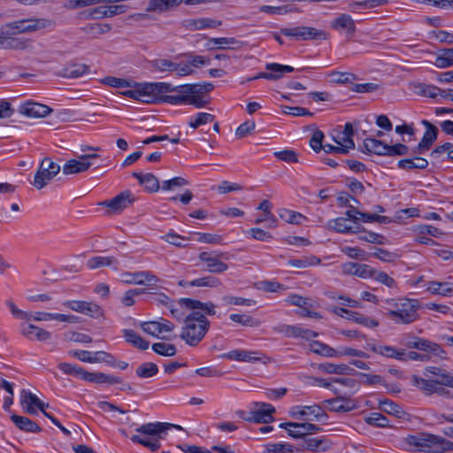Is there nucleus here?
<instances>
[{"label": "nucleus", "mask_w": 453, "mask_h": 453, "mask_svg": "<svg viewBox=\"0 0 453 453\" xmlns=\"http://www.w3.org/2000/svg\"><path fill=\"white\" fill-rule=\"evenodd\" d=\"M386 303L389 305L386 314L395 324L409 325L419 319L421 303L418 300L398 298L388 299Z\"/></svg>", "instance_id": "f257e3e1"}, {"label": "nucleus", "mask_w": 453, "mask_h": 453, "mask_svg": "<svg viewBox=\"0 0 453 453\" xmlns=\"http://www.w3.org/2000/svg\"><path fill=\"white\" fill-rule=\"evenodd\" d=\"M425 375H434V379H424L417 375L411 377L413 386L423 390L426 394L439 393L443 394L444 388L441 386L453 388V375L446 370L436 366H427L425 369Z\"/></svg>", "instance_id": "f03ea898"}, {"label": "nucleus", "mask_w": 453, "mask_h": 453, "mask_svg": "<svg viewBox=\"0 0 453 453\" xmlns=\"http://www.w3.org/2000/svg\"><path fill=\"white\" fill-rule=\"evenodd\" d=\"M180 338L189 346H196L210 328V321L200 311H192L185 317Z\"/></svg>", "instance_id": "7ed1b4c3"}, {"label": "nucleus", "mask_w": 453, "mask_h": 453, "mask_svg": "<svg viewBox=\"0 0 453 453\" xmlns=\"http://www.w3.org/2000/svg\"><path fill=\"white\" fill-rule=\"evenodd\" d=\"M213 88L214 85L210 82L194 83L173 86V92L187 93L188 104L200 109L210 104V100L205 99L204 95L211 92Z\"/></svg>", "instance_id": "20e7f679"}, {"label": "nucleus", "mask_w": 453, "mask_h": 453, "mask_svg": "<svg viewBox=\"0 0 453 453\" xmlns=\"http://www.w3.org/2000/svg\"><path fill=\"white\" fill-rule=\"evenodd\" d=\"M363 151L378 156H404L409 153V147L403 143L388 145L375 138H365L363 142Z\"/></svg>", "instance_id": "39448f33"}, {"label": "nucleus", "mask_w": 453, "mask_h": 453, "mask_svg": "<svg viewBox=\"0 0 453 453\" xmlns=\"http://www.w3.org/2000/svg\"><path fill=\"white\" fill-rule=\"evenodd\" d=\"M173 92V86L166 82L137 84V100L146 104H157L161 94Z\"/></svg>", "instance_id": "423d86ee"}, {"label": "nucleus", "mask_w": 453, "mask_h": 453, "mask_svg": "<svg viewBox=\"0 0 453 453\" xmlns=\"http://www.w3.org/2000/svg\"><path fill=\"white\" fill-rule=\"evenodd\" d=\"M280 35L292 37L300 41L308 40H327L328 34L324 30H319L311 27H283L280 30Z\"/></svg>", "instance_id": "0eeeda50"}, {"label": "nucleus", "mask_w": 453, "mask_h": 453, "mask_svg": "<svg viewBox=\"0 0 453 453\" xmlns=\"http://www.w3.org/2000/svg\"><path fill=\"white\" fill-rule=\"evenodd\" d=\"M60 165L50 157H44L35 173L33 185L37 189L44 188L60 172Z\"/></svg>", "instance_id": "6e6552de"}, {"label": "nucleus", "mask_w": 453, "mask_h": 453, "mask_svg": "<svg viewBox=\"0 0 453 453\" xmlns=\"http://www.w3.org/2000/svg\"><path fill=\"white\" fill-rule=\"evenodd\" d=\"M97 157H99L98 154H83L69 159L62 167L63 173L71 175L85 173L92 166L91 160Z\"/></svg>", "instance_id": "1a4fd4ad"}, {"label": "nucleus", "mask_w": 453, "mask_h": 453, "mask_svg": "<svg viewBox=\"0 0 453 453\" xmlns=\"http://www.w3.org/2000/svg\"><path fill=\"white\" fill-rule=\"evenodd\" d=\"M51 25V21L45 19H20L6 25L12 35L19 33H28L38 29L45 28Z\"/></svg>", "instance_id": "9d476101"}, {"label": "nucleus", "mask_w": 453, "mask_h": 453, "mask_svg": "<svg viewBox=\"0 0 453 453\" xmlns=\"http://www.w3.org/2000/svg\"><path fill=\"white\" fill-rule=\"evenodd\" d=\"M198 258L205 264L206 270L211 273H222L228 269L227 264L221 261V258H226L223 252L203 251L198 255Z\"/></svg>", "instance_id": "9b49d317"}, {"label": "nucleus", "mask_w": 453, "mask_h": 453, "mask_svg": "<svg viewBox=\"0 0 453 453\" xmlns=\"http://www.w3.org/2000/svg\"><path fill=\"white\" fill-rule=\"evenodd\" d=\"M140 326L144 333L154 337H158L160 334H163L161 338L164 340L171 339L165 334L172 333L175 327L172 322L165 319H160L157 321L142 322L140 324Z\"/></svg>", "instance_id": "f8f14e48"}, {"label": "nucleus", "mask_w": 453, "mask_h": 453, "mask_svg": "<svg viewBox=\"0 0 453 453\" xmlns=\"http://www.w3.org/2000/svg\"><path fill=\"white\" fill-rule=\"evenodd\" d=\"M63 305L73 311L83 313L94 319L104 316V311L101 306L93 302L70 300L65 302Z\"/></svg>", "instance_id": "ddd939ff"}, {"label": "nucleus", "mask_w": 453, "mask_h": 453, "mask_svg": "<svg viewBox=\"0 0 453 453\" xmlns=\"http://www.w3.org/2000/svg\"><path fill=\"white\" fill-rule=\"evenodd\" d=\"M134 200V196L130 191L126 190L113 198L105 200L99 204L109 208L110 214H119L124 209L129 207Z\"/></svg>", "instance_id": "4468645a"}, {"label": "nucleus", "mask_w": 453, "mask_h": 453, "mask_svg": "<svg viewBox=\"0 0 453 453\" xmlns=\"http://www.w3.org/2000/svg\"><path fill=\"white\" fill-rule=\"evenodd\" d=\"M122 281L127 284L146 285L148 287H154L160 281V280L152 273L149 271L136 272L134 273H122Z\"/></svg>", "instance_id": "2eb2a0df"}, {"label": "nucleus", "mask_w": 453, "mask_h": 453, "mask_svg": "<svg viewBox=\"0 0 453 453\" xmlns=\"http://www.w3.org/2000/svg\"><path fill=\"white\" fill-rule=\"evenodd\" d=\"M421 124L426 127V130L418 146L413 150L414 154H423L427 151L438 135V128L431 122L423 119Z\"/></svg>", "instance_id": "dca6fc26"}, {"label": "nucleus", "mask_w": 453, "mask_h": 453, "mask_svg": "<svg viewBox=\"0 0 453 453\" xmlns=\"http://www.w3.org/2000/svg\"><path fill=\"white\" fill-rule=\"evenodd\" d=\"M413 443L421 450H426V447H440L446 452L453 451V442L442 437L428 434L425 438H413Z\"/></svg>", "instance_id": "f3484780"}, {"label": "nucleus", "mask_w": 453, "mask_h": 453, "mask_svg": "<svg viewBox=\"0 0 453 453\" xmlns=\"http://www.w3.org/2000/svg\"><path fill=\"white\" fill-rule=\"evenodd\" d=\"M366 348L372 350V352L381 355L383 357L395 358L400 361H406L404 349H396L394 347L381 345L375 342H368Z\"/></svg>", "instance_id": "a211bd4d"}, {"label": "nucleus", "mask_w": 453, "mask_h": 453, "mask_svg": "<svg viewBox=\"0 0 453 453\" xmlns=\"http://www.w3.org/2000/svg\"><path fill=\"white\" fill-rule=\"evenodd\" d=\"M265 69L272 71L273 73H259L254 77L249 78L247 81H251L257 79H267V80H278L282 77L283 73H291L294 71V68L290 65H284L276 63L266 64Z\"/></svg>", "instance_id": "6ab92c4d"}, {"label": "nucleus", "mask_w": 453, "mask_h": 453, "mask_svg": "<svg viewBox=\"0 0 453 453\" xmlns=\"http://www.w3.org/2000/svg\"><path fill=\"white\" fill-rule=\"evenodd\" d=\"M324 403L329 405V410L334 412H349L358 407L356 400L343 396L325 400Z\"/></svg>", "instance_id": "aec40b11"}, {"label": "nucleus", "mask_w": 453, "mask_h": 453, "mask_svg": "<svg viewBox=\"0 0 453 453\" xmlns=\"http://www.w3.org/2000/svg\"><path fill=\"white\" fill-rule=\"evenodd\" d=\"M51 111L49 106L35 102H27L19 108V112L28 118H44Z\"/></svg>", "instance_id": "412c9836"}, {"label": "nucleus", "mask_w": 453, "mask_h": 453, "mask_svg": "<svg viewBox=\"0 0 453 453\" xmlns=\"http://www.w3.org/2000/svg\"><path fill=\"white\" fill-rule=\"evenodd\" d=\"M179 305L181 308L189 310H202L205 314L213 316L216 314V305L211 302L202 303L199 300L190 298H180L179 300Z\"/></svg>", "instance_id": "4be33fe9"}, {"label": "nucleus", "mask_w": 453, "mask_h": 453, "mask_svg": "<svg viewBox=\"0 0 453 453\" xmlns=\"http://www.w3.org/2000/svg\"><path fill=\"white\" fill-rule=\"evenodd\" d=\"M303 450L312 452H325L330 449L332 443L326 438L306 437L299 444Z\"/></svg>", "instance_id": "5701e85b"}, {"label": "nucleus", "mask_w": 453, "mask_h": 453, "mask_svg": "<svg viewBox=\"0 0 453 453\" xmlns=\"http://www.w3.org/2000/svg\"><path fill=\"white\" fill-rule=\"evenodd\" d=\"M127 12V6L123 4L98 6L90 11V17L95 19L110 18Z\"/></svg>", "instance_id": "b1692460"}, {"label": "nucleus", "mask_w": 453, "mask_h": 453, "mask_svg": "<svg viewBox=\"0 0 453 453\" xmlns=\"http://www.w3.org/2000/svg\"><path fill=\"white\" fill-rule=\"evenodd\" d=\"M183 0H149L146 12L165 13L178 7Z\"/></svg>", "instance_id": "393cba45"}, {"label": "nucleus", "mask_w": 453, "mask_h": 453, "mask_svg": "<svg viewBox=\"0 0 453 453\" xmlns=\"http://www.w3.org/2000/svg\"><path fill=\"white\" fill-rule=\"evenodd\" d=\"M222 358L241 362L254 363L261 359L257 351L234 349L220 356Z\"/></svg>", "instance_id": "a878e982"}, {"label": "nucleus", "mask_w": 453, "mask_h": 453, "mask_svg": "<svg viewBox=\"0 0 453 453\" xmlns=\"http://www.w3.org/2000/svg\"><path fill=\"white\" fill-rule=\"evenodd\" d=\"M171 427L181 429V427L177 425H173L170 423L157 422V423H148V424L142 425V426H139L138 428H136V432H138L140 434H146V435H151V436L158 435L159 436L160 434L167 431Z\"/></svg>", "instance_id": "bb28decb"}, {"label": "nucleus", "mask_w": 453, "mask_h": 453, "mask_svg": "<svg viewBox=\"0 0 453 453\" xmlns=\"http://www.w3.org/2000/svg\"><path fill=\"white\" fill-rule=\"evenodd\" d=\"M21 334L29 340H37L40 342L49 340L50 333L43 328L33 324L21 325Z\"/></svg>", "instance_id": "cd10ccee"}, {"label": "nucleus", "mask_w": 453, "mask_h": 453, "mask_svg": "<svg viewBox=\"0 0 453 453\" xmlns=\"http://www.w3.org/2000/svg\"><path fill=\"white\" fill-rule=\"evenodd\" d=\"M343 271L346 273L359 276L364 279L372 276L373 269L364 264L349 262L343 265Z\"/></svg>", "instance_id": "c85d7f7f"}, {"label": "nucleus", "mask_w": 453, "mask_h": 453, "mask_svg": "<svg viewBox=\"0 0 453 453\" xmlns=\"http://www.w3.org/2000/svg\"><path fill=\"white\" fill-rule=\"evenodd\" d=\"M11 419L21 431L27 433H39L42 430L41 426L37 423L27 417L13 414L11 416Z\"/></svg>", "instance_id": "c756f323"}, {"label": "nucleus", "mask_w": 453, "mask_h": 453, "mask_svg": "<svg viewBox=\"0 0 453 453\" xmlns=\"http://www.w3.org/2000/svg\"><path fill=\"white\" fill-rule=\"evenodd\" d=\"M83 380L98 384H117L122 382V380L119 377L105 374L104 372H89L88 371L84 373Z\"/></svg>", "instance_id": "7c9ffc66"}, {"label": "nucleus", "mask_w": 453, "mask_h": 453, "mask_svg": "<svg viewBox=\"0 0 453 453\" xmlns=\"http://www.w3.org/2000/svg\"><path fill=\"white\" fill-rule=\"evenodd\" d=\"M258 405V403H257ZM260 409L253 412L251 418L248 420H253L256 423H269L273 420L272 414L275 411V409L268 403H259Z\"/></svg>", "instance_id": "2f4dec72"}, {"label": "nucleus", "mask_w": 453, "mask_h": 453, "mask_svg": "<svg viewBox=\"0 0 453 453\" xmlns=\"http://www.w3.org/2000/svg\"><path fill=\"white\" fill-rule=\"evenodd\" d=\"M416 349L425 353L431 354L434 357H444L443 355L445 354V351L439 344L423 338H418Z\"/></svg>", "instance_id": "473e14b6"}, {"label": "nucleus", "mask_w": 453, "mask_h": 453, "mask_svg": "<svg viewBox=\"0 0 453 453\" xmlns=\"http://www.w3.org/2000/svg\"><path fill=\"white\" fill-rule=\"evenodd\" d=\"M133 176L150 192H157L160 188L157 178L152 173H133Z\"/></svg>", "instance_id": "72a5a7b5"}, {"label": "nucleus", "mask_w": 453, "mask_h": 453, "mask_svg": "<svg viewBox=\"0 0 453 453\" xmlns=\"http://www.w3.org/2000/svg\"><path fill=\"white\" fill-rule=\"evenodd\" d=\"M319 367L321 371L325 372L326 373H329V374L351 375V374L357 373V372L353 368H351L349 365H344V364L336 365V364H331V363H325V364L319 365Z\"/></svg>", "instance_id": "f704fd0d"}, {"label": "nucleus", "mask_w": 453, "mask_h": 453, "mask_svg": "<svg viewBox=\"0 0 453 453\" xmlns=\"http://www.w3.org/2000/svg\"><path fill=\"white\" fill-rule=\"evenodd\" d=\"M427 290L434 295L450 296H453V283L429 281L427 283Z\"/></svg>", "instance_id": "c9c22d12"}, {"label": "nucleus", "mask_w": 453, "mask_h": 453, "mask_svg": "<svg viewBox=\"0 0 453 453\" xmlns=\"http://www.w3.org/2000/svg\"><path fill=\"white\" fill-rule=\"evenodd\" d=\"M122 333L126 342L132 344L134 347L142 350H145L149 348L150 342L142 338L134 331L131 329H124Z\"/></svg>", "instance_id": "e433bc0d"}, {"label": "nucleus", "mask_w": 453, "mask_h": 453, "mask_svg": "<svg viewBox=\"0 0 453 453\" xmlns=\"http://www.w3.org/2000/svg\"><path fill=\"white\" fill-rule=\"evenodd\" d=\"M332 27L337 30H346L349 34H353L356 29L354 20L348 14H341L332 22Z\"/></svg>", "instance_id": "4c0bfd02"}, {"label": "nucleus", "mask_w": 453, "mask_h": 453, "mask_svg": "<svg viewBox=\"0 0 453 453\" xmlns=\"http://www.w3.org/2000/svg\"><path fill=\"white\" fill-rule=\"evenodd\" d=\"M20 403L21 405L25 408L26 412L28 414H36L37 411L35 409L34 405L35 406L37 403H39V398L32 394L29 391H27L23 389L20 394Z\"/></svg>", "instance_id": "58836bf2"}, {"label": "nucleus", "mask_w": 453, "mask_h": 453, "mask_svg": "<svg viewBox=\"0 0 453 453\" xmlns=\"http://www.w3.org/2000/svg\"><path fill=\"white\" fill-rule=\"evenodd\" d=\"M117 264L118 260L114 257L96 256L88 260L87 266L91 270H95L104 266H111Z\"/></svg>", "instance_id": "ea45409f"}, {"label": "nucleus", "mask_w": 453, "mask_h": 453, "mask_svg": "<svg viewBox=\"0 0 453 453\" xmlns=\"http://www.w3.org/2000/svg\"><path fill=\"white\" fill-rule=\"evenodd\" d=\"M219 50H238L242 47V42L234 37L212 38L210 40Z\"/></svg>", "instance_id": "a19ab883"}, {"label": "nucleus", "mask_w": 453, "mask_h": 453, "mask_svg": "<svg viewBox=\"0 0 453 453\" xmlns=\"http://www.w3.org/2000/svg\"><path fill=\"white\" fill-rule=\"evenodd\" d=\"M302 414H305L307 419L311 417V420L319 422H325L327 419V414L319 405L303 406V411Z\"/></svg>", "instance_id": "79ce46f5"}, {"label": "nucleus", "mask_w": 453, "mask_h": 453, "mask_svg": "<svg viewBox=\"0 0 453 453\" xmlns=\"http://www.w3.org/2000/svg\"><path fill=\"white\" fill-rule=\"evenodd\" d=\"M310 349L313 353H316V354H319V355H321L324 357H333L339 356V353L337 350H335L334 349L329 347L328 345L322 343L320 342H318V341H313L310 343Z\"/></svg>", "instance_id": "37998d69"}, {"label": "nucleus", "mask_w": 453, "mask_h": 453, "mask_svg": "<svg viewBox=\"0 0 453 453\" xmlns=\"http://www.w3.org/2000/svg\"><path fill=\"white\" fill-rule=\"evenodd\" d=\"M7 33H3L0 35V48L3 49H23L26 47V42H22L17 37L9 35Z\"/></svg>", "instance_id": "c03bdc74"}, {"label": "nucleus", "mask_w": 453, "mask_h": 453, "mask_svg": "<svg viewBox=\"0 0 453 453\" xmlns=\"http://www.w3.org/2000/svg\"><path fill=\"white\" fill-rule=\"evenodd\" d=\"M135 373L141 379H149L158 373V367L155 363H142L136 368Z\"/></svg>", "instance_id": "a18cd8bd"}, {"label": "nucleus", "mask_w": 453, "mask_h": 453, "mask_svg": "<svg viewBox=\"0 0 453 453\" xmlns=\"http://www.w3.org/2000/svg\"><path fill=\"white\" fill-rule=\"evenodd\" d=\"M82 30L84 31V33L91 36L97 37L99 35L109 33L111 30V26L107 23L88 24L86 27H84Z\"/></svg>", "instance_id": "49530a36"}, {"label": "nucleus", "mask_w": 453, "mask_h": 453, "mask_svg": "<svg viewBox=\"0 0 453 453\" xmlns=\"http://www.w3.org/2000/svg\"><path fill=\"white\" fill-rule=\"evenodd\" d=\"M380 408L382 411L387 412L390 415L397 418H403L405 412L403 409L389 399L380 401Z\"/></svg>", "instance_id": "de8ad7c7"}, {"label": "nucleus", "mask_w": 453, "mask_h": 453, "mask_svg": "<svg viewBox=\"0 0 453 453\" xmlns=\"http://www.w3.org/2000/svg\"><path fill=\"white\" fill-rule=\"evenodd\" d=\"M221 25L220 20H215L211 19L203 18L197 19H192L188 21V26L196 30L204 28H214Z\"/></svg>", "instance_id": "09e8293b"}, {"label": "nucleus", "mask_w": 453, "mask_h": 453, "mask_svg": "<svg viewBox=\"0 0 453 453\" xmlns=\"http://www.w3.org/2000/svg\"><path fill=\"white\" fill-rule=\"evenodd\" d=\"M321 260L315 257V256H310L305 257L303 258H296V259H290L288 260V264L296 268H306L312 265H319Z\"/></svg>", "instance_id": "8fccbe9b"}, {"label": "nucleus", "mask_w": 453, "mask_h": 453, "mask_svg": "<svg viewBox=\"0 0 453 453\" xmlns=\"http://www.w3.org/2000/svg\"><path fill=\"white\" fill-rule=\"evenodd\" d=\"M347 319L367 327H376L379 326V322L376 319L352 311L349 312Z\"/></svg>", "instance_id": "3c124183"}, {"label": "nucleus", "mask_w": 453, "mask_h": 453, "mask_svg": "<svg viewBox=\"0 0 453 453\" xmlns=\"http://www.w3.org/2000/svg\"><path fill=\"white\" fill-rule=\"evenodd\" d=\"M58 367L65 374L80 377L82 380H83L84 373H86V370H84L82 367L78 366L76 365L70 364V363H65V362L59 363L58 365Z\"/></svg>", "instance_id": "603ef678"}, {"label": "nucleus", "mask_w": 453, "mask_h": 453, "mask_svg": "<svg viewBox=\"0 0 453 453\" xmlns=\"http://www.w3.org/2000/svg\"><path fill=\"white\" fill-rule=\"evenodd\" d=\"M188 285L192 287L217 288L221 285V281L213 276H204L190 281Z\"/></svg>", "instance_id": "864d4df0"}, {"label": "nucleus", "mask_w": 453, "mask_h": 453, "mask_svg": "<svg viewBox=\"0 0 453 453\" xmlns=\"http://www.w3.org/2000/svg\"><path fill=\"white\" fill-rule=\"evenodd\" d=\"M177 93L178 95H161L159 103H167L173 105L188 104V98L187 93Z\"/></svg>", "instance_id": "5fc2aeb1"}, {"label": "nucleus", "mask_w": 453, "mask_h": 453, "mask_svg": "<svg viewBox=\"0 0 453 453\" xmlns=\"http://www.w3.org/2000/svg\"><path fill=\"white\" fill-rule=\"evenodd\" d=\"M229 318L233 322L245 326L257 327L261 324L258 319L245 314H231Z\"/></svg>", "instance_id": "6e6d98bb"}, {"label": "nucleus", "mask_w": 453, "mask_h": 453, "mask_svg": "<svg viewBox=\"0 0 453 453\" xmlns=\"http://www.w3.org/2000/svg\"><path fill=\"white\" fill-rule=\"evenodd\" d=\"M439 68H447L453 65V48L447 49L439 55L434 62Z\"/></svg>", "instance_id": "4d7b16f0"}, {"label": "nucleus", "mask_w": 453, "mask_h": 453, "mask_svg": "<svg viewBox=\"0 0 453 453\" xmlns=\"http://www.w3.org/2000/svg\"><path fill=\"white\" fill-rule=\"evenodd\" d=\"M416 88L418 89L417 92L419 95H422V96H427V97H431V98H435L438 96H441V91L443 90V89H441L434 85H428V84H425V83H418L416 86Z\"/></svg>", "instance_id": "13d9d810"}, {"label": "nucleus", "mask_w": 453, "mask_h": 453, "mask_svg": "<svg viewBox=\"0 0 453 453\" xmlns=\"http://www.w3.org/2000/svg\"><path fill=\"white\" fill-rule=\"evenodd\" d=\"M152 349L158 355L173 357L176 354V347L173 344L157 342L152 344Z\"/></svg>", "instance_id": "bf43d9fd"}, {"label": "nucleus", "mask_w": 453, "mask_h": 453, "mask_svg": "<svg viewBox=\"0 0 453 453\" xmlns=\"http://www.w3.org/2000/svg\"><path fill=\"white\" fill-rule=\"evenodd\" d=\"M215 120V116L208 112H199L196 114L194 119L188 122V126L194 129H196L202 125L211 123Z\"/></svg>", "instance_id": "052dcab7"}, {"label": "nucleus", "mask_w": 453, "mask_h": 453, "mask_svg": "<svg viewBox=\"0 0 453 453\" xmlns=\"http://www.w3.org/2000/svg\"><path fill=\"white\" fill-rule=\"evenodd\" d=\"M5 303L10 309V311L14 318L18 319H24L27 321L32 319V313L19 309L12 300L8 299L6 300Z\"/></svg>", "instance_id": "680f3d73"}, {"label": "nucleus", "mask_w": 453, "mask_h": 453, "mask_svg": "<svg viewBox=\"0 0 453 453\" xmlns=\"http://www.w3.org/2000/svg\"><path fill=\"white\" fill-rule=\"evenodd\" d=\"M376 281L387 286L388 288H394L397 287L396 281L384 272H378L373 269L372 276Z\"/></svg>", "instance_id": "e2e57ef3"}, {"label": "nucleus", "mask_w": 453, "mask_h": 453, "mask_svg": "<svg viewBox=\"0 0 453 453\" xmlns=\"http://www.w3.org/2000/svg\"><path fill=\"white\" fill-rule=\"evenodd\" d=\"M280 216L286 222L296 225L301 224L302 220L305 219V217L301 213L288 210H285Z\"/></svg>", "instance_id": "0e129e2a"}, {"label": "nucleus", "mask_w": 453, "mask_h": 453, "mask_svg": "<svg viewBox=\"0 0 453 453\" xmlns=\"http://www.w3.org/2000/svg\"><path fill=\"white\" fill-rule=\"evenodd\" d=\"M348 219L340 217L330 221V226L339 233L352 232V227L347 223Z\"/></svg>", "instance_id": "69168bd1"}, {"label": "nucleus", "mask_w": 453, "mask_h": 453, "mask_svg": "<svg viewBox=\"0 0 453 453\" xmlns=\"http://www.w3.org/2000/svg\"><path fill=\"white\" fill-rule=\"evenodd\" d=\"M367 424L378 427H386L388 426V419L380 413L373 412L365 418Z\"/></svg>", "instance_id": "338daca9"}, {"label": "nucleus", "mask_w": 453, "mask_h": 453, "mask_svg": "<svg viewBox=\"0 0 453 453\" xmlns=\"http://www.w3.org/2000/svg\"><path fill=\"white\" fill-rule=\"evenodd\" d=\"M267 453H293L294 447L287 443H271L266 446Z\"/></svg>", "instance_id": "774afa93"}]
</instances>
